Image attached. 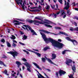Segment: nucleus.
Returning a JSON list of instances; mask_svg holds the SVG:
<instances>
[{
    "mask_svg": "<svg viewBox=\"0 0 78 78\" xmlns=\"http://www.w3.org/2000/svg\"><path fill=\"white\" fill-rule=\"evenodd\" d=\"M40 34L41 35H42V37L45 42H47V41L50 42L54 47H57L60 49H61V48H62L63 46H64V45L62 43H61L55 40L51 39V38H48V39L46 37L45 34H43V33L42 32H40Z\"/></svg>",
    "mask_w": 78,
    "mask_h": 78,
    "instance_id": "f257e3e1",
    "label": "nucleus"
},
{
    "mask_svg": "<svg viewBox=\"0 0 78 78\" xmlns=\"http://www.w3.org/2000/svg\"><path fill=\"white\" fill-rule=\"evenodd\" d=\"M44 21H45V22L44 21V20H43V21H39L35 20H27V22H28V23H39V24H41V25H44L46 27H49V28H52V27H52L51 26L49 25L50 24H52L53 23V22L46 19L44 20Z\"/></svg>",
    "mask_w": 78,
    "mask_h": 78,
    "instance_id": "f03ea898",
    "label": "nucleus"
},
{
    "mask_svg": "<svg viewBox=\"0 0 78 78\" xmlns=\"http://www.w3.org/2000/svg\"><path fill=\"white\" fill-rule=\"evenodd\" d=\"M23 26L25 27H27V28H28L29 29V30L30 31L31 33H33L32 35H37L36 33L35 32V31H34L33 29H31V27L29 26L25 25H23Z\"/></svg>",
    "mask_w": 78,
    "mask_h": 78,
    "instance_id": "7ed1b4c3",
    "label": "nucleus"
},
{
    "mask_svg": "<svg viewBox=\"0 0 78 78\" xmlns=\"http://www.w3.org/2000/svg\"><path fill=\"white\" fill-rule=\"evenodd\" d=\"M23 64L27 67V70L29 72H31V65L27 62H26V63H23Z\"/></svg>",
    "mask_w": 78,
    "mask_h": 78,
    "instance_id": "20e7f679",
    "label": "nucleus"
},
{
    "mask_svg": "<svg viewBox=\"0 0 78 78\" xmlns=\"http://www.w3.org/2000/svg\"><path fill=\"white\" fill-rule=\"evenodd\" d=\"M7 53H9L10 54L13 56L14 58H16V56H17V55H19V53H18L17 51H10L7 52Z\"/></svg>",
    "mask_w": 78,
    "mask_h": 78,
    "instance_id": "39448f33",
    "label": "nucleus"
},
{
    "mask_svg": "<svg viewBox=\"0 0 78 78\" xmlns=\"http://www.w3.org/2000/svg\"><path fill=\"white\" fill-rule=\"evenodd\" d=\"M66 39L67 40H68V41H71V42H73V44L74 45H75V44L74 42H75L76 43V44H78V42L76 41V40H75L71 39L69 37H66Z\"/></svg>",
    "mask_w": 78,
    "mask_h": 78,
    "instance_id": "423d86ee",
    "label": "nucleus"
},
{
    "mask_svg": "<svg viewBox=\"0 0 78 78\" xmlns=\"http://www.w3.org/2000/svg\"><path fill=\"white\" fill-rule=\"evenodd\" d=\"M40 31H41V32H43L44 33H46L47 34H54V35H55L56 36H58V34H55L53 33H51L50 32H48V31L43 30H40Z\"/></svg>",
    "mask_w": 78,
    "mask_h": 78,
    "instance_id": "0eeeda50",
    "label": "nucleus"
},
{
    "mask_svg": "<svg viewBox=\"0 0 78 78\" xmlns=\"http://www.w3.org/2000/svg\"><path fill=\"white\" fill-rule=\"evenodd\" d=\"M58 72L60 76H62V75H65L66 73V72L65 71L62 69H60Z\"/></svg>",
    "mask_w": 78,
    "mask_h": 78,
    "instance_id": "6e6552de",
    "label": "nucleus"
},
{
    "mask_svg": "<svg viewBox=\"0 0 78 78\" xmlns=\"http://www.w3.org/2000/svg\"><path fill=\"white\" fill-rule=\"evenodd\" d=\"M70 4L69 2H67L66 4V6L63 9H66V10H68L70 8Z\"/></svg>",
    "mask_w": 78,
    "mask_h": 78,
    "instance_id": "1a4fd4ad",
    "label": "nucleus"
},
{
    "mask_svg": "<svg viewBox=\"0 0 78 78\" xmlns=\"http://www.w3.org/2000/svg\"><path fill=\"white\" fill-rule=\"evenodd\" d=\"M13 22V23H15V22H16V23H14V25H20V23H22L20 22L19 23V21H17L16 20H14Z\"/></svg>",
    "mask_w": 78,
    "mask_h": 78,
    "instance_id": "9d476101",
    "label": "nucleus"
},
{
    "mask_svg": "<svg viewBox=\"0 0 78 78\" xmlns=\"http://www.w3.org/2000/svg\"><path fill=\"white\" fill-rule=\"evenodd\" d=\"M72 62V60L71 59H68L66 61V64L68 66H69V64L71 63Z\"/></svg>",
    "mask_w": 78,
    "mask_h": 78,
    "instance_id": "9b49d317",
    "label": "nucleus"
},
{
    "mask_svg": "<svg viewBox=\"0 0 78 78\" xmlns=\"http://www.w3.org/2000/svg\"><path fill=\"white\" fill-rule=\"evenodd\" d=\"M52 58H51V59H55L56 58V55L55 53L52 54Z\"/></svg>",
    "mask_w": 78,
    "mask_h": 78,
    "instance_id": "f8f14e48",
    "label": "nucleus"
},
{
    "mask_svg": "<svg viewBox=\"0 0 78 78\" xmlns=\"http://www.w3.org/2000/svg\"><path fill=\"white\" fill-rule=\"evenodd\" d=\"M61 15L60 16V17H61V16H64V15L66 14V12L64 10H61Z\"/></svg>",
    "mask_w": 78,
    "mask_h": 78,
    "instance_id": "ddd939ff",
    "label": "nucleus"
},
{
    "mask_svg": "<svg viewBox=\"0 0 78 78\" xmlns=\"http://www.w3.org/2000/svg\"><path fill=\"white\" fill-rule=\"evenodd\" d=\"M29 11H31V12H39V11H40V10L38 9H35L32 10L29 9Z\"/></svg>",
    "mask_w": 78,
    "mask_h": 78,
    "instance_id": "4468645a",
    "label": "nucleus"
},
{
    "mask_svg": "<svg viewBox=\"0 0 78 78\" xmlns=\"http://www.w3.org/2000/svg\"><path fill=\"white\" fill-rule=\"evenodd\" d=\"M33 64L37 68V69H40V70H42V69L41 68L39 65H38L37 64L35 63H33Z\"/></svg>",
    "mask_w": 78,
    "mask_h": 78,
    "instance_id": "2eb2a0df",
    "label": "nucleus"
},
{
    "mask_svg": "<svg viewBox=\"0 0 78 78\" xmlns=\"http://www.w3.org/2000/svg\"><path fill=\"white\" fill-rule=\"evenodd\" d=\"M59 33H58V34H63L64 35H65V36H68L67 34L65 32L62 31H59Z\"/></svg>",
    "mask_w": 78,
    "mask_h": 78,
    "instance_id": "dca6fc26",
    "label": "nucleus"
},
{
    "mask_svg": "<svg viewBox=\"0 0 78 78\" xmlns=\"http://www.w3.org/2000/svg\"><path fill=\"white\" fill-rule=\"evenodd\" d=\"M72 70H73V72L76 73V67L75 66L72 67Z\"/></svg>",
    "mask_w": 78,
    "mask_h": 78,
    "instance_id": "f3484780",
    "label": "nucleus"
},
{
    "mask_svg": "<svg viewBox=\"0 0 78 78\" xmlns=\"http://www.w3.org/2000/svg\"><path fill=\"white\" fill-rule=\"evenodd\" d=\"M27 37H28V36H27L25 35V34L23 36V37L22 38V39L23 40V41H24V40H26V39H27Z\"/></svg>",
    "mask_w": 78,
    "mask_h": 78,
    "instance_id": "a211bd4d",
    "label": "nucleus"
},
{
    "mask_svg": "<svg viewBox=\"0 0 78 78\" xmlns=\"http://www.w3.org/2000/svg\"><path fill=\"white\" fill-rule=\"evenodd\" d=\"M50 16H51L52 17H55V18H56V16H57V15L56 14H55L53 13L52 14H51L50 15Z\"/></svg>",
    "mask_w": 78,
    "mask_h": 78,
    "instance_id": "6ab92c4d",
    "label": "nucleus"
},
{
    "mask_svg": "<svg viewBox=\"0 0 78 78\" xmlns=\"http://www.w3.org/2000/svg\"><path fill=\"white\" fill-rule=\"evenodd\" d=\"M0 64L1 65H3L4 66H5V67H6V65L5 64V63H4V62L1 61L0 60Z\"/></svg>",
    "mask_w": 78,
    "mask_h": 78,
    "instance_id": "aec40b11",
    "label": "nucleus"
},
{
    "mask_svg": "<svg viewBox=\"0 0 78 78\" xmlns=\"http://www.w3.org/2000/svg\"><path fill=\"white\" fill-rule=\"evenodd\" d=\"M50 48L47 46H46L44 48V51H46V50H48L50 49Z\"/></svg>",
    "mask_w": 78,
    "mask_h": 78,
    "instance_id": "412c9836",
    "label": "nucleus"
},
{
    "mask_svg": "<svg viewBox=\"0 0 78 78\" xmlns=\"http://www.w3.org/2000/svg\"><path fill=\"white\" fill-rule=\"evenodd\" d=\"M48 61L49 62H50L51 64H54V65H55V64L53 63V62H52V61L51 60V59H48Z\"/></svg>",
    "mask_w": 78,
    "mask_h": 78,
    "instance_id": "4be33fe9",
    "label": "nucleus"
},
{
    "mask_svg": "<svg viewBox=\"0 0 78 78\" xmlns=\"http://www.w3.org/2000/svg\"><path fill=\"white\" fill-rule=\"evenodd\" d=\"M7 47H11V44L9 43V42L7 41Z\"/></svg>",
    "mask_w": 78,
    "mask_h": 78,
    "instance_id": "5701e85b",
    "label": "nucleus"
},
{
    "mask_svg": "<svg viewBox=\"0 0 78 78\" xmlns=\"http://www.w3.org/2000/svg\"><path fill=\"white\" fill-rule=\"evenodd\" d=\"M10 38H11V39L14 40V39H16V37H15L14 35H12V37H10Z\"/></svg>",
    "mask_w": 78,
    "mask_h": 78,
    "instance_id": "b1692460",
    "label": "nucleus"
},
{
    "mask_svg": "<svg viewBox=\"0 0 78 78\" xmlns=\"http://www.w3.org/2000/svg\"><path fill=\"white\" fill-rule=\"evenodd\" d=\"M16 64H17V65H21V63L20 62L18 61H16Z\"/></svg>",
    "mask_w": 78,
    "mask_h": 78,
    "instance_id": "393cba45",
    "label": "nucleus"
},
{
    "mask_svg": "<svg viewBox=\"0 0 78 78\" xmlns=\"http://www.w3.org/2000/svg\"><path fill=\"white\" fill-rule=\"evenodd\" d=\"M35 19H38V20H41V21H42L43 22V20H42L40 18H38L37 17H35Z\"/></svg>",
    "mask_w": 78,
    "mask_h": 78,
    "instance_id": "a878e982",
    "label": "nucleus"
},
{
    "mask_svg": "<svg viewBox=\"0 0 78 78\" xmlns=\"http://www.w3.org/2000/svg\"><path fill=\"white\" fill-rule=\"evenodd\" d=\"M41 60L43 62H45V61H46V60L45 58L43 57L41 58Z\"/></svg>",
    "mask_w": 78,
    "mask_h": 78,
    "instance_id": "bb28decb",
    "label": "nucleus"
},
{
    "mask_svg": "<svg viewBox=\"0 0 78 78\" xmlns=\"http://www.w3.org/2000/svg\"><path fill=\"white\" fill-rule=\"evenodd\" d=\"M36 55H37V56L38 57H41V54H40L39 53H37V52L36 53Z\"/></svg>",
    "mask_w": 78,
    "mask_h": 78,
    "instance_id": "cd10ccee",
    "label": "nucleus"
},
{
    "mask_svg": "<svg viewBox=\"0 0 78 78\" xmlns=\"http://www.w3.org/2000/svg\"><path fill=\"white\" fill-rule=\"evenodd\" d=\"M45 9H46L47 10H48V9H49L50 8V6H49V5H47L45 7Z\"/></svg>",
    "mask_w": 78,
    "mask_h": 78,
    "instance_id": "c85d7f7f",
    "label": "nucleus"
},
{
    "mask_svg": "<svg viewBox=\"0 0 78 78\" xmlns=\"http://www.w3.org/2000/svg\"><path fill=\"white\" fill-rule=\"evenodd\" d=\"M4 72L5 73V75H9V74H7V72H8V71H7V70H4Z\"/></svg>",
    "mask_w": 78,
    "mask_h": 78,
    "instance_id": "c756f323",
    "label": "nucleus"
},
{
    "mask_svg": "<svg viewBox=\"0 0 78 78\" xmlns=\"http://www.w3.org/2000/svg\"><path fill=\"white\" fill-rule=\"evenodd\" d=\"M55 29L56 30H61V28L59 27H55Z\"/></svg>",
    "mask_w": 78,
    "mask_h": 78,
    "instance_id": "7c9ffc66",
    "label": "nucleus"
},
{
    "mask_svg": "<svg viewBox=\"0 0 78 78\" xmlns=\"http://www.w3.org/2000/svg\"><path fill=\"white\" fill-rule=\"evenodd\" d=\"M12 47H13L14 48H15L16 47V46L17 45V44H15L14 43H13V44L12 45Z\"/></svg>",
    "mask_w": 78,
    "mask_h": 78,
    "instance_id": "2f4dec72",
    "label": "nucleus"
},
{
    "mask_svg": "<svg viewBox=\"0 0 78 78\" xmlns=\"http://www.w3.org/2000/svg\"><path fill=\"white\" fill-rule=\"evenodd\" d=\"M1 42L3 43H5V40L4 39L2 38L1 40Z\"/></svg>",
    "mask_w": 78,
    "mask_h": 78,
    "instance_id": "473e14b6",
    "label": "nucleus"
},
{
    "mask_svg": "<svg viewBox=\"0 0 78 78\" xmlns=\"http://www.w3.org/2000/svg\"><path fill=\"white\" fill-rule=\"evenodd\" d=\"M58 73H59L58 72H56V77H57V78H59V76H58Z\"/></svg>",
    "mask_w": 78,
    "mask_h": 78,
    "instance_id": "72a5a7b5",
    "label": "nucleus"
},
{
    "mask_svg": "<svg viewBox=\"0 0 78 78\" xmlns=\"http://www.w3.org/2000/svg\"><path fill=\"white\" fill-rule=\"evenodd\" d=\"M20 5L22 6V8H23V9H25V7H24V6H25V5H22V3L21 5Z\"/></svg>",
    "mask_w": 78,
    "mask_h": 78,
    "instance_id": "f704fd0d",
    "label": "nucleus"
},
{
    "mask_svg": "<svg viewBox=\"0 0 78 78\" xmlns=\"http://www.w3.org/2000/svg\"><path fill=\"white\" fill-rule=\"evenodd\" d=\"M73 25H75L76 27L77 26V23H76L75 22H74L73 23Z\"/></svg>",
    "mask_w": 78,
    "mask_h": 78,
    "instance_id": "c9c22d12",
    "label": "nucleus"
},
{
    "mask_svg": "<svg viewBox=\"0 0 78 78\" xmlns=\"http://www.w3.org/2000/svg\"><path fill=\"white\" fill-rule=\"evenodd\" d=\"M66 51H68V50H65L64 51H62V53L63 55H64V54H65L66 53Z\"/></svg>",
    "mask_w": 78,
    "mask_h": 78,
    "instance_id": "e433bc0d",
    "label": "nucleus"
},
{
    "mask_svg": "<svg viewBox=\"0 0 78 78\" xmlns=\"http://www.w3.org/2000/svg\"><path fill=\"white\" fill-rule=\"evenodd\" d=\"M51 6L52 9H55V5H53V6L51 5Z\"/></svg>",
    "mask_w": 78,
    "mask_h": 78,
    "instance_id": "4c0bfd02",
    "label": "nucleus"
},
{
    "mask_svg": "<svg viewBox=\"0 0 78 78\" xmlns=\"http://www.w3.org/2000/svg\"><path fill=\"white\" fill-rule=\"evenodd\" d=\"M27 5V2H26V1L24 0L23 4V5Z\"/></svg>",
    "mask_w": 78,
    "mask_h": 78,
    "instance_id": "58836bf2",
    "label": "nucleus"
},
{
    "mask_svg": "<svg viewBox=\"0 0 78 78\" xmlns=\"http://www.w3.org/2000/svg\"><path fill=\"white\" fill-rule=\"evenodd\" d=\"M18 2H19V4L20 5H22V2H22V0H19Z\"/></svg>",
    "mask_w": 78,
    "mask_h": 78,
    "instance_id": "ea45409f",
    "label": "nucleus"
},
{
    "mask_svg": "<svg viewBox=\"0 0 78 78\" xmlns=\"http://www.w3.org/2000/svg\"><path fill=\"white\" fill-rule=\"evenodd\" d=\"M15 2H16V3L17 5H19L20 4L19 2V0H15Z\"/></svg>",
    "mask_w": 78,
    "mask_h": 78,
    "instance_id": "a19ab883",
    "label": "nucleus"
},
{
    "mask_svg": "<svg viewBox=\"0 0 78 78\" xmlns=\"http://www.w3.org/2000/svg\"><path fill=\"white\" fill-rule=\"evenodd\" d=\"M73 19H76V20H78V17L77 16H75L73 18Z\"/></svg>",
    "mask_w": 78,
    "mask_h": 78,
    "instance_id": "79ce46f5",
    "label": "nucleus"
},
{
    "mask_svg": "<svg viewBox=\"0 0 78 78\" xmlns=\"http://www.w3.org/2000/svg\"><path fill=\"white\" fill-rule=\"evenodd\" d=\"M2 58H7V56H5V55H4L3 57H2Z\"/></svg>",
    "mask_w": 78,
    "mask_h": 78,
    "instance_id": "37998d69",
    "label": "nucleus"
},
{
    "mask_svg": "<svg viewBox=\"0 0 78 78\" xmlns=\"http://www.w3.org/2000/svg\"><path fill=\"white\" fill-rule=\"evenodd\" d=\"M69 30H70V31H73L74 29H73V28L71 27V29H69Z\"/></svg>",
    "mask_w": 78,
    "mask_h": 78,
    "instance_id": "c03bdc74",
    "label": "nucleus"
},
{
    "mask_svg": "<svg viewBox=\"0 0 78 78\" xmlns=\"http://www.w3.org/2000/svg\"><path fill=\"white\" fill-rule=\"evenodd\" d=\"M22 60L23 61H27V60L25 58H23L22 59Z\"/></svg>",
    "mask_w": 78,
    "mask_h": 78,
    "instance_id": "a18cd8bd",
    "label": "nucleus"
},
{
    "mask_svg": "<svg viewBox=\"0 0 78 78\" xmlns=\"http://www.w3.org/2000/svg\"><path fill=\"white\" fill-rule=\"evenodd\" d=\"M58 2L61 4H62V0H59Z\"/></svg>",
    "mask_w": 78,
    "mask_h": 78,
    "instance_id": "49530a36",
    "label": "nucleus"
},
{
    "mask_svg": "<svg viewBox=\"0 0 78 78\" xmlns=\"http://www.w3.org/2000/svg\"><path fill=\"white\" fill-rule=\"evenodd\" d=\"M44 69H45L46 70H48V72H51V70L49 69H45V68H44Z\"/></svg>",
    "mask_w": 78,
    "mask_h": 78,
    "instance_id": "de8ad7c7",
    "label": "nucleus"
},
{
    "mask_svg": "<svg viewBox=\"0 0 78 78\" xmlns=\"http://www.w3.org/2000/svg\"><path fill=\"white\" fill-rule=\"evenodd\" d=\"M72 5H73V6H76V4H75V2H74L73 3H72Z\"/></svg>",
    "mask_w": 78,
    "mask_h": 78,
    "instance_id": "09e8293b",
    "label": "nucleus"
},
{
    "mask_svg": "<svg viewBox=\"0 0 78 78\" xmlns=\"http://www.w3.org/2000/svg\"><path fill=\"white\" fill-rule=\"evenodd\" d=\"M70 10H68L67 11V14H69L70 13Z\"/></svg>",
    "mask_w": 78,
    "mask_h": 78,
    "instance_id": "8fccbe9b",
    "label": "nucleus"
},
{
    "mask_svg": "<svg viewBox=\"0 0 78 78\" xmlns=\"http://www.w3.org/2000/svg\"><path fill=\"white\" fill-rule=\"evenodd\" d=\"M19 43L20 44H21V45H25V44H24V43H21V42H19Z\"/></svg>",
    "mask_w": 78,
    "mask_h": 78,
    "instance_id": "3c124183",
    "label": "nucleus"
},
{
    "mask_svg": "<svg viewBox=\"0 0 78 78\" xmlns=\"http://www.w3.org/2000/svg\"><path fill=\"white\" fill-rule=\"evenodd\" d=\"M30 9H36L37 8V7H30Z\"/></svg>",
    "mask_w": 78,
    "mask_h": 78,
    "instance_id": "603ef678",
    "label": "nucleus"
},
{
    "mask_svg": "<svg viewBox=\"0 0 78 78\" xmlns=\"http://www.w3.org/2000/svg\"><path fill=\"white\" fill-rule=\"evenodd\" d=\"M13 43H15L16 44L17 43V41H16V40H14L13 41Z\"/></svg>",
    "mask_w": 78,
    "mask_h": 78,
    "instance_id": "864d4df0",
    "label": "nucleus"
},
{
    "mask_svg": "<svg viewBox=\"0 0 78 78\" xmlns=\"http://www.w3.org/2000/svg\"><path fill=\"white\" fill-rule=\"evenodd\" d=\"M66 14H65L63 16V19H65V18H66Z\"/></svg>",
    "mask_w": 78,
    "mask_h": 78,
    "instance_id": "5fc2aeb1",
    "label": "nucleus"
},
{
    "mask_svg": "<svg viewBox=\"0 0 78 78\" xmlns=\"http://www.w3.org/2000/svg\"><path fill=\"white\" fill-rule=\"evenodd\" d=\"M20 34H24V33L23 32L21 31H20Z\"/></svg>",
    "mask_w": 78,
    "mask_h": 78,
    "instance_id": "6e6d98bb",
    "label": "nucleus"
},
{
    "mask_svg": "<svg viewBox=\"0 0 78 78\" xmlns=\"http://www.w3.org/2000/svg\"><path fill=\"white\" fill-rule=\"evenodd\" d=\"M60 12H61V10H60L58 12L56 13V14H57V15H58V14H59L60 13Z\"/></svg>",
    "mask_w": 78,
    "mask_h": 78,
    "instance_id": "4d7b16f0",
    "label": "nucleus"
},
{
    "mask_svg": "<svg viewBox=\"0 0 78 78\" xmlns=\"http://www.w3.org/2000/svg\"><path fill=\"white\" fill-rule=\"evenodd\" d=\"M29 4L30 5H33V3H31V2H29Z\"/></svg>",
    "mask_w": 78,
    "mask_h": 78,
    "instance_id": "13d9d810",
    "label": "nucleus"
},
{
    "mask_svg": "<svg viewBox=\"0 0 78 78\" xmlns=\"http://www.w3.org/2000/svg\"><path fill=\"white\" fill-rule=\"evenodd\" d=\"M56 8H57V9H58V4H56Z\"/></svg>",
    "mask_w": 78,
    "mask_h": 78,
    "instance_id": "bf43d9fd",
    "label": "nucleus"
},
{
    "mask_svg": "<svg viewBox=\"0 0 78 78\" xmlns=\"http://www.w3.org/2000/svg\"><path fill=\"white\" fill-rule=\"evenodd\" d=\"M31 51V52H33V53H34L35 54H36V53L37 52H36L35 51Z\"/></svg>",
    "mask_w": 78,
    "mask_h": 78,
    "instance_id": "052dcab7",
    "label": "nucleus"
},
{
    "mask_svg": "<svg viewBox=\"0 0 78 78\" xmlns=\"http://www.w3.org/2000/svg\"><path fill=\"white\" fill-rule=\"evenodd\" d=\"M62 40L61 39H58V42H61Z\"/></svg>",
    "mask_w": 78,
    "mask_h": 78,
    "instance_id": "680f3d73",
    "label": "nucleus"
},
{
    "mask_svg": "<svg viewBox=\"0 0 78 78\" xmlns=\"http://www.w3.org/2000/svg\"><path fill=\"white\" fill-rule=\"evenodd\" d=\"M26 30H27V31H29V30H28V28H27V27H26Z\"/></svg>",
    "mask_w": 78,
    "mask_h": 78,
    "instance_id": "e2e57ef3",
    "label": "nucleus"
},
{
    "mask_svg": "<svg viewBox=\"0 0 78 78\" xmlns=\"http://www.w3.org/2000/svg\"><path fill=\"white\" fill-rule=\"evenodd\" d=\"M11 76H15V75L14 74H12Z\"/></svg>",
    "mask_w": 78,
    "mask_h": 78,
    "instance_id": "0e129e2a",
    "label": "nucleus"
},
{
    "mask_svg": "<svg viewBox=\"0 0 78 78\" xmlns=\"http://www.w3.org/2000/svg\"><path fill=\"white\" fill-rule=\"evenodd\" d=\"M58 9V10H60V9H58H58H56V8H55V9H54V10H57Z\"/></svg>",
    "mask_w": 78,
    "mask_h": 78,
    "instance_id": "69168bd1",
    "label": "nucleus"
},
{
    "mask_svg": "<svg viewBox=\"0 0 78 78\" xmlns=\"http://www.w3.org/2000/svg\"><path fill=\"white\" fill-rule=\"evenodd\" d=\"M22 69L23 70H24L25 69V66H23Z\"/></svg>",
    "mask_w": 78,
    "mask_h": 78,
    "instance_id": "338daca9",
    "label": "nucleus"
},
{
    "mask_svg": "<svg viewBox=\"0 0 78 78\" xmlns=\"http://www.w3.org/2000/svg\"><path fill=\"white\" fill-rule=\"evenodd\" d=\"M75 10H76V11H78V8H75Z\"/></svg>",
    "mask_w": 78,
    "mask_h": 78,
    "instance_id": "774afa93",
    "label": "nucleus"
}]
</instances>
